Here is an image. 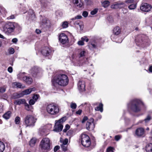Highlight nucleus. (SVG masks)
<instances>
[{
  "label": "nucleus",
  "instance_id": "1",
  "mask_svg": "<svg viewBox=\"0 0 152 152\" xmlns=\"http://www.w3.org/2000/svg\"><path fill=\"white\" fill-rule=\"evenodd\" d=\"M52 83L54 86L58 85L65 86L68 83L69 79L67 76L64 74H58L52 79Z\"/></svg>",
  "mask_w": 152,
  "mask_h": 152
},
{
  "label": "nucleus",
  "instance_id": "2",
  "mask_svg": "<svg viewBox=\"0 0 152 152\" xmlns=\"http://www.w3.org/2000/svg\"><path fill=\"white\" fill-rule=\"evenodd\" d=\"M142 103L140 100L134 99L132 100L128 104V107L129 110L136 113L140 111V105Z\"/></svg>",
  "mask_w": 152,
  "mask_h": 152
},
{
  "label": "nucleus",
  "instance_id": "3",
  "mask_svg": "<svg viewBox=\"0 0 152 152\" xmlns=\"http://www.w3.org/2000/svg\"><path fill=\"white\" fill-rule=\"evenodd\" d=\"M20 28V26L17 23L9 22L5 24L3 29L5 33L10 34L14 31L15 28L19 29Z\"/></svg>",
  "mask_w": 152,
  "mask_h": 152
},
{
  "label": "nucleus",
  "instance_id": "4",
  "mask_svg": "<svg viewBox=\"0 0 152 152\" xmlns=\"http://www.w3.org/2000/svg\"><path fill=\"white\" fill-rule=\"evenodd\" d=\"M40 146L44 152L48 151L50 148V139L48 138H43L40 142Z\"/></svg>",
  "mask_w": 152,
  "mask_h": 152
},
{
  "label": "nucleus",
  "instance_id": "5",
  "mask_svg": "<svg viewBox=\"0 0 152 152\" xmlns=\"http://www.w3.org/2000/svg\"><path fill=\"white\" fill-rule=\"evenodd\" d=\"M24 121L26 127L34 126L36 120L32 115H27L24 118Z\"/></svg>",
  "mask_w": 152,
  "mask_h": 152
},
{
  "label": "nucleus",
  "instance_id": "6",
  "mask_svg": "<svg viewBox=\"0 0 152 152\" xmlns=\"http://www.w3.org/2000/svg\"><path fill=\"white\" fill-rule=\"evenodd\" d=\"M47 110L49 113L51 115H55L59 112V108L58 106L53 104H50L47 106Z\"/></svg>",
  "mask_w": 152,
  "mask_h": 152
},
{
  "label": "nucleus",
  "instance_id": "7",
  "mask_svg": "<svg viewBox=\"0 0 152 152\" xmlns=\"http://www.w3.org/2000/svg\"><path fill=\"white\" fill-rule=\"evenodd\" d=\"M66 120L65 117H63L57 121L55 123L53 131L55 132H58L61 131L63 128L62 123Z\"/></svg>",
  "mask_w": 152,
  "mask_h": 152
},
{
  "label": "nucleus",
  "instance_id": "8",
  "mask_svg": "<svg viewBox=\"0 0 152 152\" xmlns=\"http://www.w3.org/2000/svg\"><path fill=\"white\" fill-rule=\"evenodd\" d=\"M81 143L86 147H89L91 145V142L89 137L85 134H82L81 135Z\"/></svg>",
  "mask_w": 152,
  "mask_h": 152
},
{
  "label": "nucleus",
  "instance_id": "9",
  "mask_svg": "<svg viewBox=\"0 0 152 152\" xmlns=\"http://www.w3.org/2000/svg\"><path fill=\"white\" fill-rule=\"evenodd\" d=\"M94 120L92 118H91L87 121L86 124V129L89 131L93 130L94 128Z\"/></svg>",
  "mask_w": 152,
  "mask_h": 152
},
{
  "label": "nucleus",
  "instance_id": "10",
  "mask_svg": "<svg viewBox=\"0 0 152 152\" xmlns=\"http://www.w3.org/2000/svg\"><path fill=\"white\" fill-rule=\"evenodd\" d=\"M152 8L151 6L147 3H144L141 4L140 7V10L142 11L148 12Z\"/></svg>",
  "mask_w": 152,
  "mask_h": 152
},
{
  "label": "nucleus",
  "instance_id": "11",
  "mask_svg": "<svg viewBox=\"0 0 152 152\" xmlns=\"http://www.w3.org/2000/svg\"><path fill=\"white\" fill-rule=\"evenodd\" d=\"M59 40L60 42L63 44H66L68 42L67 36L64 33H61L60 34Z\"/></svg>",
  "mask_w": 152,
  "mask_h": 152
},
{
  "label": "nucleus",
  "instance_id": "12",
  "mask_svg": "<svg viewBox=\"0 0 152 152\" xmlns=\"http://www.w3.org/2000/svg\"><path fill=\"white\" fill-rule=\"evenodd\" d=\"M139 39L137 42L140 43L139 45H142V44L146 45L148 40L147 37L143 35H140L139 37Z\"/></svg>",
  "mask_w": 152,
  "mask_h": 152
},
{
  "label": "nucleus",
  "instance_id": "13",
  "mask_svg": "<svg viewBox=\"0 0 152 152\" xmlns=\"http://www.w3.org/2000/svg\"><path fill=\"white\" fill-rule=\"evenodd\" d=\"M126 6L125 3L122 2L120 3H115L112 5L111 7L113 9L121 8Z\"/></svg>",
  "mask_w": 152,
  "mask_h": 152
},
{
  "label": "nucleus",
  "instance_id": "14",
  "mask_svg": "<svg viewBox=\"0 0 152 152\" xmlns=\"http://www.w3.org/2000/svg\"><path fill=\"white\" fill-rule=\"evenodd\" d=\"M78 87L79 91H83L85 90V84L84 81L80 80L78 83Z\"/></svg>",
  "mask_w": 152,
  "mask_h": 152
},
{
  "label": "nucleus",
  "instance_id": "15",
  "mask_svg": "<svg viewBox=\"0 0 152 152\" xmlns=\"http://www.w3.org/2000/svg\"><path fill=\"white\" fill-rule=\"evenodd\" d=\"M71 1L75 6L78 8L81 7L83 5V3L81 0H72Z\"/></svg>",
  "mask_w": 152,
  "mask_h": 152
},
{
  "label": "nucleus",
  "instance_id": "16",
  "mask_svg": "<svg viewBox=\"0 0 152 152\" xmlns=\"http://www.w3.org/2000/svg\"><path fill=\"white\" fill-rule=\"evenodd\" d=\"M50 51L49 48L47 47H45L42 50L41 53L44 56H46L49 55Z\"/></svg>",
  "mask_w": 152,
  "mask_h": 152
},
{
  "label": "nucleus",
  "instance_id": "17",
  "mask_svg": "<svg viewBox=\"0 0 152 152\" xmlns=\"http://www.w3.org/2000/svg\"><path fill=\"white\" fill-rule=\"evenodd\" d=\"M144 133V129L142 128H139L137 129L135 132L136 134L138 136H141Z\"/></svg>",
  "mask_w": 152,
  "mask_h": 152
},
{
  "label": "nucleus",
  "instance_id": "18",
  "mask_svg": "<svg viewBox=\"0 0 152 152\" xmlns=\"http://www.w3.org/2000/svg\"><path fill=\"white\" fill-rule=\"evenodd\" d=\"M36 90L34 88H29L22 92L23 96L30 94L32 91H34Z\"/></svg>",
  "mask_w": 152,
  "mask_h": 152
},
{
  "label": "nucleus",
  "instance_id": "19",
  "mask_svg": "<svg viewBox=\"0 0 152 152\" xmlns=\"http://www.w3.org/2000/svg\"><path fill=\"white\" fill-rule=\"evenodd\" d=\"M26 102V100L24 99H20L15 100L14 103L15 105H20L21 104H24Z\"/></svg>",
  "mask_w": 152,
  "mask_h": 152
},
{
  "label": "nucleus",
  "instance_id": "20",
  "mask_svg": "<svg viewBox=\"0 0 152 152\" xmlns=\"http://www.w3.org/2000/svg\"><path fill=\"white\" fill-rule=\"evenodd\" d=\"M23 80L27 84H31L33 81V80L31 77L27 76L23 77Z\"/></svg>",
  "mask_w": 152,
  "mask_h": 152
},
{
  "label": "nucleus",
  "instance_id": "21",
  "mask_svg": "<svg viewBox=\"0 0 152 152\" xmlns=\"http://www.w3.org/2000/svg\"><path fill=\"white\" fill-rule=\"evenodd\" d=\"M23 96L22 92L20 93H18L16 92L14 93L13 94L12 96V98L13 99H16L19 98Z\"/></svg>",
  "mask_w": 152,
  "mask_h": 152
},
{
  "label": "nucleus",
  "instance_id": "22",
  "mask_svg": "<svg viewBox=\"0 0 152 152\" xmlns=\"http://www.w3.org/2000/svg\"><path fill=\"white\" fill-rule=\"evenodd\" d=\"M121 32L120 28L118 27H117L114 28L113 33L115 35H118Z\"/></svg>",
  "mask_w": 152,
  "mask_h": 152
},
{
  "label": "nucleus",
  "instance_id": "23",
  "mask_svg": "<svg viewBox=\"0 0 152 152\" xmlns=\"http://www.w3.org/2000/svg\"><path fill=\"white\" fill-rule=\"evenodd\" d=\"M38 69L36 67H34L31 70V72L33 76H35L37 73L38 72Z\"/></svg>",
  "mask_w": 152,
  "mask_h": 152
},
{
  "label": "nucleus",
  "instance_id": "24",
  "mask_svg": "<svg viewBox=\"0 0 152 152\" xmlns=\"http://www.w3.org/2000/svg\"><path fill=\"white\" fill-rule=\"evenodd\" d=\"M103 104L102 103H100L99 104L98 106H97L95 108V110L98 111H99L101 112H102L103 110Z\"/></svg>",
  "mask_w": 152,
  "mask_h": 152
},
{
  "label": "nucleus",
  "instance_id": "25",
  "mask_svg": "<svg viewBox=\"0 0 152 152\" xmlns=\"http://www.w3.org/2000/svg\"><path fill=\"white\" fill-rule=\"evenodd\" d=\"M145 149L147 152H152V144L150 143L147 145Z\"/></svg>",
  "mask_w": 152,
  "mask_h": 152
},
{
  "label": "nucleus",
  "instance_id": "26",
  "mask_svg": "<svg viewBox=\"0 0 152 152\" xmlns=\"http://www.w3.org/2000/svg\"><path fill=\"white\" fill-rule=\"evenodd\" d=\"M36 141V140L35 138H32L30 141L29 145L32 147L34 146Z\"/></svg>",
  "mask_w": 152,
  "mask_h": 152
},
{
  "label": "nucleus",
  "instance_id": "27",
  "mask_svg": "<svg viewBox=\"0 0 152 152\" xmlns=\"http://www.w3.org/2000/svg\"><path fill=\"white\" fill-rule=\"evenodd\" d=\"M11 114V112L8 111L3 115V117L6 119H8L10 118Z\"/></svg>",
  "mask_w": 152,
  "mask_h": 152
},
{
  "label": "nucleus",
  "instance_id": "28",
  "mask_svg": "<svg viewBox=\"0 0 152 152\" xmlns=\"http://www.w3.org/2000/svg\"><path fill=\"white\" fill-rule=\"evenodd\" d=\"M5 149V145L2 142L0 141V152H3Z\"/></svg>",
  "mask_w": 152,
  "mask_h": 152
},
{
  "label": "nucleus",
  "instance_id": "29",
  "mask_svg": "<svg viewBox=\"0 0 152 152\" xmlns=\"http://www.w3.org/2000/svg\"><path fill=\"white\" fill-rule=\"evenodd\" d=\"M110 4V2L108 1H105L102 2V6L105 8L107 7Z\"/></svg>",
  "mask_w": 152,
  "mask_h": 152
},
{
  "label": "nucleus",
  "instance_id": "30",
  "mask_svg": "<svg viewBox=\"0 0 152 152\" xmlns=\"http://www.w3.org/2000/svg\"><path fill=\"white\" fill-rule=\"evenodd\" d=\"M24 104L25 106V109L26 110L28 111H29L31 110V108H32V106H31L29 105V104L26 102Z\"/></svg>",
  "mask_w": 152,
  "mask_h": 152
},
{
  "label": "nucleus",
  "instance_id": "31",
  "mask_svg": "<svg viewBox=\"0 0 152 152\" xmlns=\"http://www.w3.org/2000/svg\"><path fill=\"white\" fill-rule=\"evenodd\" d=\"M6 89V87L3 86L0 87V94H1L4 93L5 92Z\"/></svg>",
  "mask_w": 152,
  "mask_h": 152
},
{
  "label": "nucleus",
  "instance_id": "32",
  "mask_svg": "<svg viewBox=\"0 0 152 152\" xmlns=\"http://www.w3.org/2000/svg\"><path fill=\"white\" fill-rule=\"evenodd\" d=\"M151 119V117L150 116L148 115L145 119L144 121L145 124H147L149 122Z\"/></svg>",
  "mask_w": 152,
  "mask_h": 152
},
{
  "label": "nucleus",
  "instance_id": "33",
  "mask_svg": "<svg viewBox=\"0 0 152 152\" xmlns=\"http://www.w3.org/2000/svg\"><path fill=\"white\" fill-rule=\"evenodd\" d=\"M41 3L42 5L45 7H46L49 3L48 1H45V0H42Z\"/></svg>",
  "mask_w": 152,
  "mask_h": 152
},
{
  "label": "nucleus",
  "instance_id": "34",
  "mask_svg": "<svg viewBox=\"0 0 152 152\" xmlns=\"http://www.w3.org/2000/svg\"><path fill=\"white\" fill-rule=\"evenodd\" d=\"M136 7V5L135 4H133L130 5L129 7V8L131 10H134Z\"/></svg>",
  "mask_w": 152,
  "mask_h": 152
},
{
  "label": "nucleus",
  "instance_id": "35",
  "mask_svg": "<svg viewBox=\"0 0 152 152\" xmlns=\"http://www.w3.org/2000/svg\"><path fill=\"white\" fill-rule=\"evenodd\" d=\"M61 147L63 151H66L67 150V145H61Z\"/></svg>",
  "mask_w": 152,
  "mask_h": 152
},
{
  "label": "nucleus",
  "instance_id": "36",
  "mask_svg": "<svg viewBox=\"0 0 152 152\" xmlns=\"http://www.w3.org/2000/svg\"><path fill=\"white\" fill-rule=\"evenodd\" d=\"M13 84L17 87L18 88H22V84L21 83L17 82H15L13 83Z\"/></svg>",
  "mask_w": 152,
  "mask_h": 152
},
{
  "label": "nucleus",
  "instance_id": "37",
  "mask_svg": "<svg viewBox=\"0 0 152 152\" xmlns=\"http://www.w3.org/2000/svg\"><path fill=\"white\" fill-rule=\"evenodd\" d=\"M68 23L67 22L64 21L63 23L62 26L63 28H65L68 27Z\"/></svg>",
  "mask_w": 152,
  "mask_h": 152
},
{
  "label": "nucleus",
  "instance_id": "38",
  "mask_svg": "<svg viewBox=\"0 0 152 152\" xmlns=\"http://www.w3.org/2000/svg\"><path fill=\"white\" fill-rule=\"evenodd\" d=\"M61 141L62 143L61 145H67V144L68 142V140L66 138L64 140H63L62 141L61 140Z\"/></svg>",
  "mask_w": 152,
  "mask_h": 152
},
{
  "label": "nucleus",
  "instance_id": "39",
  "mask_svg": "<svg viewBox=\"0 0 152 152\" xmlns=\"http://www.w3.org/2000/svg\"><path fill=\"white\" fill-rule=\"evenodd\" d=\"M98 11V9H95L93 10L91 12V14L92 15L96 14Z\"/></svg>",
  "mask_w": 152,
  "mask_h": 152
},
{
  "label": "nucleus",
  "instance_id": "40",
  "mask_svg": "<svg viewBox=\"0 0 152 152\" xmlns=\"http://www.w3.org/2000/svg\"><path fill=\"white\" fill-rule=\"evenodd\" d=\"M20 118L18 117H16L15 119V122L16 124H18L20 122Z\"/></svg>",
  "mask_w": 152,
  "mask_h": 152
},
{
  "label": "nucleus",
  "instance_id": "41",
  "mask_svg": "<svg viewBox=\"0 0 152 152\" xmlns=\"http://www.w3.org/2000/svg\"><path fill=\"white\" fill-rule=\"evenodd\" d=\"M70 107L72 109H75L77 107V105L75 103L72 102L70 105Z\"/></svg>",
  "mask_w": 152,
  "mask_h": 152
},
{
  "label": "nucleus",
  "instance_id": "42",
  "mask_svg": "<svg viewBox=\"0 0 152 152\" xmlns=\"http://www.w3.org/2000/svg\"><path fill=\"white\" fill-rule=\"evenodd\" d=\"M114 148L111 147H109L106 150V152H110L113 151Z\"/></svg>",
  "mask_w": 152,
  "mask_h": 152
},
{
  "label": "nucleus",
  "instance_id": "43",
  "mask_svg": "<svg viewBox=\"0 0 152 152\" xmlns=\"http://www.w3.org/2000/svg\"><path fill=\"white\" fill-rule=\"evenodd\" d=\"M70 127V126H69V125L68 124H66L65 126V128L63 130V131L64 132H66V131L69 129Z\"/></svg>",
  "mask_w": 152,
  "mask_h": 152
},
{
  "label": "nucleus",
  "instance_id": "44",
  "mask_svg": "<svg viewBox=\"0 0 152 152\" xmlns=\"http://www.w3.org/2000/svg\"><path fill=\"white\" fill-rule=\"evenodd\" d=\"M23 73H20L17 75L19 79H21L23 78Z\"/></svg>",
  "mask_w": 152,
  "mask_h": 152
},
{
  "label": "nucleus",
  "instance_id": "45",
  "mask_svg": "<svg viewBox=\"0 0 152 152\" xmlns=\"http://www.w3.org/2000/svg\"><path fill=\"white\" fill-rule=\"evenodd\" d=\"M39 96V95H35L33 97L32 99H34L35 102H36Z\"/></svg>",
  "mask_w": 152,
  "mask_h": 152
},
{
  "label": "nucleus",
  "instance_id": "46",
  "mask_svg": "<svg viewBox=\"0 0 152 152\" xmlns=\"http://www.w3.org/2000/svg\"><path fill=\"white\" fill-rule=\"evenodd\" d=\"M35 102V101L34 99H30L29 100V103L30 105H32L34 104Z\"/></svg>",
  "mask_w": 152,
  "mask_h": 152
},
{
  "label": "nucleus",
  "instance_id": "47",
  "mask_svg": "<svg viewBox=\"0 0 152 152\" xmlns=\"http://www.w3.org/2000/svg\"><path fill=\"white\" fill-rule=\"evenodd\" d=\"M73 134V131L72 130L69 131L67 133V135L69 136H72Z\"/></svg>",
  "mask_w": 152,
  "mask_h": 152
},
{
  "label": "nucleus",
  "instance_id": "48",
  "mask_svg": "<svg viewBox=\"0 0 152 152\" xmlns=\"http://www.w3.org/2000/svg\"><path fill=\"white\" fill-rule=\"evenodd\" d=\"M88 15V12L86 11H83L82 13V15L84 17H86Z\"/></svg>",
  "mask_w": 152,
  "mask_h": 152
},
{
  "label": "nucleus",
  "instance_id": "49",
  "mask_svg": "<svg viewBox=\"0 0 152 152\" xmlns=\"http://www.w3.org/2000/svg\"><path fill=\"white\" fill-rule=\"evenodd\" d=\"M81 40L83 42L86 41V42H88V39L86 37H84L81 38Z\"/></svg>",
  "mask_w": 152,
  "mask_h": 152
},
{
  "label": "nucleus",
  "instance_id": "50",
  "mask_svg": "<svg viewBox=\"0 0 152 152\" xmlns=\"http://www.w3.org/2000/svg\"><path fill=\"white\" fill-rule=\"evenodd\" d=\"M85 53L86 52L85 51L83 50L81 51L80 53V57H83L84 56Z\"/></svg>",
  "mask_w": 152,
  "mask_h": 152
},
{
  "label": "nucleus",
  "instance_id": "51",
  "mask_svg": "<svg viewBox=\"0 0 152 152\" xmlns=\"http://www.w3.org/2000/svg\"><path fill=\"white\" fill-rule=\"evenodd\" d=\"M9 52L10 54H12L14 53L15 51L14 49L12 48H11L9 49Z\"/></svg>",
  "mask_w": 152,
  "mask_h": 152
},
{
  "label": "nucleus",
  "instance_id": "52",
  "mask_svg": "<svg viewBox=\"0 0 152 152\" xmlns=\"http://www.w3.org/2000/svg\"><path fill=\"white\" fill-rule=\"evenodd\" d=\"M136 1L135 0H126L125 1V2L127 4H129Z\"/></svg>",
  "mask_w": 152,
  "mask_h": 152
},
{
  "label": "nucleus",
  "instance_id": "53",
  "mask_svg": "<svg viewBox=\"0 0 152 152\" xmlns=\"http://www.w3.org/2000/svg\"><path fill=\"white\" fill-rule=\"evenodd\" d=\"M77 43L80 45H84V42L82 40L78 41Z\"/></svg>",
  "mask_w": 152,
  "mask_h": 152
},
{
  "label": "nucleus",
  "instance_id": "54",
  "mask_svg": "<svg viewBox=\"0 0 152 152\" xmlns=\"http://www.w3.org/2000/svg\"><path fill=\"white\" fill-rule=\"evenodd\" d=\"M60 146L58 145H57L54 148V151L56 152L60 148Z\"/></svg>",
  "mask_w": 152,
  "mask_h": 152
},
{
  "label": "nucleus",
  "instance_id": "55",
  "mask_svg": "<svg viewBox=\"0 0 152 152\" xmlns=\"http://www.w3.org/2000/svg\"><path fill=\"white\" fill-rule=\"evenodd\" d=\"M88 119V118L87 116H84L82 121V123H85L86 121Z\"/></svg>",
  "mask_w": 152,
  "mask_h": 152
},
{
  "label": "nucleus",
  "instance_id": "56",
  "mask_svg": "<svg viewBox=\"0 0 152 152\" xmlns=\"http://www.w3.org/2000/svg\"><path fill=\"white\" fill-rule=\"evenodd\" d=\"M121 136L120 135H116L115 136V140L116 141H118L121 138Z\"/></svg>",
  "mask_w": 152,
  "mask_h": 152
},
{
  "label": "nucleus",
  "instance_id": "57",
  "mask_svg": "<svg viewBox=\"0 0 152 152\" xmlns=\"http://www.w3.org/2000/svg\"><path fill=\"white\" fill-rule=\"evenodd\" d=\"M7 70L8 72L10 73H12V68L11 66L9 67Z\"/></svg>",
  "mask_w": 152,
  "mask_h": 152
},
{
  "label": "nucleus",
  "instance_id": "58",
  "mask_svg": "<svg viewBox=\"0 0 152 152\" xmlns=\"http://www.w3.org/2000/svg\"><path fill=\"white\" fill-rule=\"evenodd\" d=\"M15 15H12L10 17L7 18V19H14L15 18Z\"/></svg>",
  "mask_w": 152,
  "mask_h": 152
},
{
  "label": "nucleus",
  "instance_id": "59",
  "mask_svg": "<svg viewBox=\"0 0 152 152\" xmlns=\"http://www.w3.org/2000/svg\"><path fill=\"white\" fill-rule=\"evenodd\" d=\"M45 128H46V127H44V129H43V128H41L39 129V130L41 132H45Z\"/></svg>",
  "mask_w": 152,
  "mask_h": 152
},
{
  "label": "nucleus",
  "instance_id": "60",
  "mask_svg": "<svg viewBox=\"0 0 152 152\" xmlns=\"http://www.w3.org/2000/svg\"><path fill=\"white\" fill-rule=\"evenodd\" d=\"M82 18V17L81 15H77L75 17V19H80L81 18Z\"/></svg>",
  "mask_w": 152,
  "mask_h": 152
},
{
  "label": "nucleus",
  "instance_id": "61",
  "mask_svg": "<svg viewBox=\"0 0 152 152\" xmlns=\"http://www.w3.org/2000/svg\"><path fill=\"white\" fill-rule=\"evenodd\" d=\"M82 110H79L76 112V113L77 114L80 115L82 113Z\"/></svg>",
  "mask_w": 152,
  "mask_h": 152
},
{
  "label": "nucleus",
  "instance_id": "62",
  "mask_svg": "<svg viewBox=\"0 0 152 152\" xmlns=\"http://www.w3.org/2000/svg\"><path fill=\"white\" fill-rule=\"evenodd\" d=\"M7 96L6 94H4L2 96L1 98L5 99L6 98H7Z\"/></svg>",
  "mask_w": 152,
  "mask_h": 152
},
{
  "label": "nucleus",
  "instance_id": "63",
  "mask_svg": "<svg viewBox=\"0 0 152 152\" xmlns=\"http://www.w3.org/2000/svg\"><path fill=\"white\" fill-rule=\"evenodd\" d=\"M91 45L94 48H96V45L95 44L93 43L92 42L91 43Z\"/></svg>",
  "mask_w": 152,
  "mask_h": 152
},
{
  "label": "nucleus",
  "instance_id": "64",
  "mask_svg": "<svg viewBox=\"0 0 152 152\" xmlns=\"http://www.w3.org/2000/svg\"><path fill=\"white\" fill-rule=\"evenodd\" d=\"M12 42L13 43H16L18 41V39L17 38H14L12 39Z\"/></svg>",
  "mask_w": 152,
  "mask_h": 152
}]
</instances>
